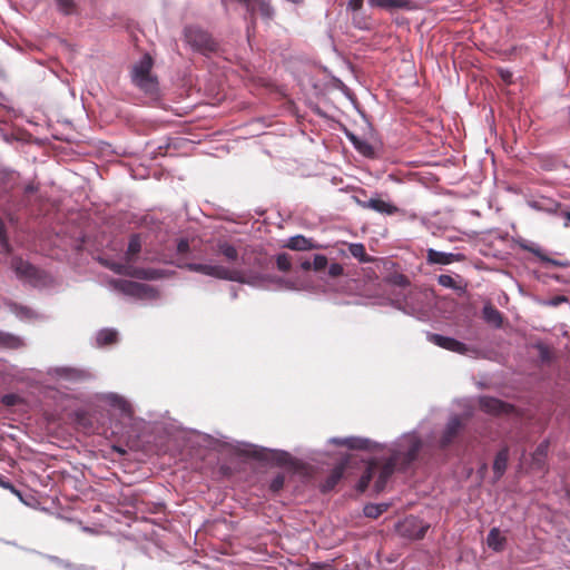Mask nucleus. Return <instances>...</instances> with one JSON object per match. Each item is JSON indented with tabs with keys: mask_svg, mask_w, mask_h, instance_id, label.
I'll list each match as a JSON object with an SVG mask.
<instances>
[{
	"mask_svg": "<svg viewBox=\"0 0 570 570\" xmlns=\"http://www.w3.org/2000/svg\"><path fill=\"white\" fill-rule=\"evenodd\" d=\"M429 341L441 348L458 353L460 355H466V356H478L479 355V350L475 346L468 345L454 337L444 336L441 334H430Z\"/></svg>",
	"mask_w": 570,
	"mask_h": 570,
	"instance_id": "11",
	"label": "nucleus"
},
{
	"mask_svg": "<svg viewBox=\"0 0 570 570\" xmlns=\"http://www.w3.org/2000/svg\"><path fill=\"white\" fill-rule=\"evenodd\" d=\"M299 266L304 271L313 269L312 259L311 258H297Z\"/></svg>",
	"mask_w": 570,
	"mask_h": 570,
	"instance_id": "48",
	"label": "nucleus"
},
{
	"mask_svg": "<svg viewBox=\"0 0 570 570\" xmlns=\"http://www.w3.org/2000/svg\"><path fill=\"white\" fill-rule=\"evenodd\" d=\"M313 271L316 273L325 272L328 265L327 257L325 255L316 254L312 259Z\"/></svg>",
	"mask_w": 570,
	"mask_h": 570,
	"instance_id": "38",
	"label": "nucleus"
},
{
	"mask_svg": "<svg viewBox=\"0 0 570 570\" xmlns=\"http://www.w3.org/2000/svg\"><path fill=\"white\" fill-rule=\"evenodd\" d=\"M294 257L289 256L286 253H281L276 256V265L277 268L282 272H287L291 269L292 262Z\"/></svg>",
	"mask_w": 570,
	"mask_h": 570,
	"instance_id": "36",
	"label": "nucleus"
},
{
	"mask_svg": "<svg viewBox=\"0 0 570 570\" xmlns=\"http://www.w3.org/2000/svg\"><path fill=\"white\" fill-rule=\"evenodd\" d=\"M189 245L186 239H180L178 243V252L184 253L188 249Z\"/></svg>",
	"mask_w": 570,
	"mask_h": 570,
	"instance_id": "54",
	"label": "nucleus"
},
{
	"mask_svg": "<svg viewBox=\"0 0 570 570\" xmlns=\"http://www.w3.org/2000/svg\"><path fill=\"white\" fill-rule=\"evenodd\" d=\"M105 265L116 274L128 275L132 277V269H135V267L131 266V263L128 262L127 259L126 263L106 261Z\"/></svg>",
	"mask_w": 570,
	"mask_h": 570,
	"instance_id": "31",
	"label": "nucleus"
},
{
	"mask_svg": "<svg viewBox=\"0 0 570 570\" xmlns=\"http://www.w3.org/2000/svg\"><path fill=\"white\" fill-rule=\"evenodd\" d=\"M63 14H70L73 12L75 2L73 0H53Z\"/></svg>",
	"mask_w": 570,
	"mask_h": 570,
	"instance_id": "43",
	"label": "nucleus"
},
{
	"mask_svg": "<svg viewBox=\"0 0 570 570\" xmlns=\"http://www.w3.org/2000/svg\"><path fill=\"white\" fill-rule=\"evenodd\" d=\"M326 273H327V275H328L330 277H333V278H334V277H337V276H340V275H342V274H343V267H342V265H341V264H338V263H332V264L328 266V268H327V272H326Z\"/></svg>",
	"mask_w": 570,
	"mask_h": 570,
	"instance_id": "45",
	"label": "nucleus"
},
{
	"mask_svg": "<svg viewBox=\"0 0 570 570\" xmlns=\"http://www.w3.org/2000/svg\"><path fill=\"white\" fill-rule=\"evenodd\" d=\"M141 250V240L140 236L135 234L130 237L127 252L125 257L128 262L132 263L135 261V256Z\"/></svg>",
	"mask_w": 570,
	"mask_h": 570,
	"instance_id": "30",
	"label": "nucleus"
},
{
	"mask_svg": "<svg viewBox=\"0 0 570 570\" xmlns=\"http://www.w3.org/2000/svg\"><path fill=\"white\" fill-rule=\"evenodd\" d=\"M357 204L365 209H372L379 214L392 216L401 212V209L390 202H385L380 197H371L367 200L356 199Z\"/></svg>",
	"mask_w": 570,
	"mask_h": 570,
	"instance_id": "15",
	"label": "nucleus"
},
{
	"mask_svg": "<svg viewBox=\"0 0 570 570\" xmlns=\"http://www.w3.org/2000/svg\"><path fill=\"white\" fill-rule=\"evenodd\" d=\"M541 262L544 263V264L552 265V266H558V267H568V266H570V263L568 261H557V259L550 258L547 255H544V257H542Z\"/></svg>",
	"mask_w": 570,
	"mask_h": 570,
	"instance_id": "46",
	"label": "nucleus"
},
{
	"mask_svg": "<svg viewBox=\"0 0 570 570\" xmlns=\"http://www.w3.org/2000/svg\"><path fill=\"white\" fill-rule=\"evenodd\" d=\"M394 287L390 292V304L402 313L424 321L429 317L430 304L423 292L407 287L409 281L404 275L393 278Z\"/></svg>",
	"mask_w": 570,
	"mask_h": 570,
	"instance_id": "4",
	"label": "nucleus"
},
{
	"mask_svg": "<svg viewBox=\"0 0 570 570\" xmlns=\"http://www.w3.org/2000/svg\"><path fill=\"white\" fill-rule=\"evenodd\" d=\"M185 41L193 50L203 55H209L217 50L218 45L212 36L197 26H188L184 29Z\"/></svg>",
	"mask_w": 570,
	"mask_h": 570,
	"instance_id": "8",
	"label": "nucleus"
},
{
	"mask_svg": "<svg viewBox=\"0 0 570 570\" xmlns=\"http://www.w3.org/2000/svg\"><path fill=\"white\" fill-rule=\"evenodd\" d=\"M382 466V463H380L377 460H372L368 462L366 470L362 474V476L358 480L357 483V490L363 492L367 489L370 482L375 478V483L379 479L380 474V468Z\"/></svg>",
	"mask_w": 570,
	"mask_h": 570,
	"instance_id": "19",
	"label": "nucleus"
},
{
	"mask_svg": "<svg viewBox=\"0 0 570 570\" xmlns=\"http://www.w3.org/2000/svg\"><path fill=\"white\" fill-rule=\"evenodd\" d=\"M381 451H387L390 456L380 468L379 479L375 484V491L382 492L389 479L395 471L405 472L413 466L420 459L424 443L416 430L405 432L400 435L390 446L383 444Z\"/></svg>",
	"mask_w": 570,
	"mask_h": 570,
	"instance_id": "3",
	"label": "nucleus"
},
{
	"mask_svg": "<svg viewBox=\"0 0 570 570\" xmlns=\"http://www.w3.org/2000/svg\"><path fill=\"white\" fill-rule=\"evenodd\" d=\"M371 8L382 9L389 12L414 11L420 8L416 0H367Z\"/></svg>",
	"mask_w": 570,
	"mask_h": 570,
	"instance_id": "14",
	"label": "nucleus"
},
{
	"mask_svg": "<svg viewBox=\"0 0 570 570\" xmlns=\"http://www.w3.org/2000/svg\"><path fill=\"white\" fill-rule=\"evenodd\" d=\"M285 484V475L283 473H277L269 483V490L273 493H278Z\"/></svg>",
	"mask_w": 570,
	"mask_h": 570,
	"instance_id": "41",
	"label": "nucleus"
},
{
	"mask_svg": "<svg viewBox=\"0 0 570 570\" xmlns=\"http://www.w3.org/2000/svg\"><path fill=\"white\" fill-rule=\"evenodd\" d=\"M116 287L127 296H132L138 299H156L159 297L158 291L147 284L138 283L134 281H117Z\"/></svg>",
	"mask_w": 570,
	"mask_h": 570,
	"instance_id": "12",
	"label": "nucleus"
},
{
	"mask_svg": "<svg viewBox=\"0 0 570 570\" xmlns=\"http://www.w3.org/2000/svg\"><path fill=\"white\" fill-rule=\"evenodd\" d=\"M48 376L59 383L78 384L94 379L89 370L76 366H52L47 370Z\"/></svg>",
	"mask_w": 570,
	"mask_h": 570,
	"instance_id": "9",
	"label": "nucleus"
},
{
	"mask_svg": "<svg viewBox=\"0 0 570 570\" xmlns=\"http://www.w3.org/2000/svg\"><path fill=\"white\" fill-rule=\"evenodd\" d=\"M539 351H540V356H541L542 360L548 358L549 351H548V348L546 346L539 345Z\"/></svg>",
	"mask_w": 570,
	"mask_h": 570,
	"instance_id": "57",
	"label": "nucleus"
},
{
	"mask_svg": "<svg viewBox=\"0 0 570 570\" xmlns=\"http://www.w3.org/2000/svg\"><path fill=\"white\" fill-rule=\"evenodd\" d=\"M482 317L488 324L494 326L495 328H500L503 324L502 314L490 303L483 306Z\"/></svg>",
	"mask_w": 570,
	"mask_h": 570,
	"instance_id": "25",
	"label": "nucleus"
},
{
	"mask_svg": "<svg viewBox=\"0 0 570 570\" xmlns=\"http://www.w3.org/2000/svg\"><path fill=\"white\" fill-rule=\"evenodd\" d=\"M527 204L530 208L542 212L547 214H557L561 204L550 197L540 196L538 198H532L527 200Z\"/></svg>",
	"mask_w": 570,
	"mask_h": 570,
	"instance_id": "18",
	"label": "nucleus"
},
{
	"mask_svg": "<svg viewBox=\"0 0 570 570\" xmlns=\"http://www.w3.org/2000/svg\"><path fill=\"white\" fill-rule=\"evenodd\" d=\"M346 138L352 142L353 147L360 141V137L351 131H346Z\"/></svg>",
	"mask_w": 570,
	"mask_h": 570,
	"instance_id": "53",
	"label": "nucleus"
},
{
	"mask_svg": "<svg viewBox=\"0 0 570 570\" xmlns=\"http://www.w3.org/2000/svg\"><path fill=\"white\" fill-rule=\"evenodd\" d=\"M0 245L6 253L11 252V246H10V243H9V239L7 236L6 226H4L3 222H1V220H0Z\"/></svg>",
	"mask_w": 570,
	"mask_h": 570,
	"instance_id": "44",
	"label": "nucleus"
},
{
	"mask_svg": "<svg viewBox=\"0 0 570 570\" xmlns=\"http://www.w3.org/2000/svg\"><path fill=\"white\" fill-rule=\"evenodd\" d=\"M46 558L48 560H50L51 562H53L55 564H57L58 567L68 568L70 566L67 561H65L56 556H46Z\"/></svg>",
	"mask_w": 570,
	"mask_h": 570,
	"instance_id": "47",
	"label": "nucleus"
},
{
	"mask_svg": "<svg viewBox=\"0 0 570 570\" xmlns=\"http://www.w3.org/2000/svg\"><path fill=\"white\" fill-rule=\"evenodd\" d=\"M354 148L361 153L362 155L366 156V157H370V156H373L374 154V149L372 147V145L366 141L365 139H360V141L354 146Z\"/></svg>",
	"mask_w": 570,
	"mask_h": 570,
	"instance_id": "42",
	"label": "nucleus"
},
{
	"mask_svg": "<svg viewBox=\"0 0 570 570\" xmlns=\"http://www.w3.org/2000/svg\"><path fill=\"white\" fill-rule=\"evenodd\" d=\"M10 266L18 279L33 287H43L48 284L49 277L46 273L24 261L22 257H12Z\"/></svg>",
	"mask_w": 570,
	"mask_h": 570,
	"instance_id": "6",
	"label": "nucleus"
},
{
	"mask_svg": "<svg viewBox=\"0 0 570 570\" xmlns=\"http://www.w3.org/2000/svg\"><path fill=\"white\" fill-rule=\"evenodd\" d=\"M275 281L279 285V287H284L286 289H296L294 284L292 282H289V281H286V279L281 278V277L276 278Z\"/></svg>",
	"mask_w": 570,
	"mask_h": 570,
	"instance_id": "49",
	"label": "nucleus"
},
{
	"mask_svg": "<svg viewBox=\"0 0 570 570\" xmlns=\"http://www.w3.org/2000/svg\"><path fill=\"white\" fill-rule=\"evenodd\" d=\"M344 446L350 450L381 451L384 445L368 438L347 436L344 438Z\"/></svg>",
	"mask_w": 570,
	"mask_h": 570,
	"instance_id": "16",
	"label": "nucleus"
},
{
	"mask_svg": "<svg viewBox=\"0 0 570 570\" xmlns=\"http://www.w3.org/2000/svg\"><path fill=\"white\" fill-rule=\"evenodd\" d=\"M469 416V413L450 415L439 439V446L441 449H445L454 442L463 431Z\"/></svg>",
	"mask_w": 570,
	"mask_h": 570,
	"instance_id": "10",
	"label": "nucleus"
},
{
	"mask_svg": "<svg viewBox=\"0 0 570 570\" xmlns=\"http://www.w3.org/2000/svg\"><path fill=\"white\" fill-rule=\"evenodd\" d=\"M7 307L10 313L16 315V317L21 321H32L38 317L37 312H35L33 309H31L28 306H22L17 303L9 302V303H7Z\"/></svg>",
	"mask_w": 570,
	"mask_h": 570,
	"instance_id": "26",
	"label": "nucleus"
},
{
	"mask_svg": "<svg viewBox=\"0 0 570 570\" xmlns=\"http://www.w3.org/2000/svg\"><path fill=\"white\" fill-rule=\"evenodd\" d=\"M542 168L549 171L554 170L557 168L556 161L553 159L546 160L542 163Z\"/></svg>",
	"mask_w": 570,
	"mask_h": 570,
	"instance_id": "52",
	"label": "nucleus"
},
{
	"mask_svg": "<svg viewBox=\"0 0 570 570\" xmlns=\"http://www.w3.org/2000/svg\"><path fill=\"white\" fill-rule=\"evenodd\" d=\"M187 441L194 446L204 448L218 453L229 452L278 466L293 464V456L287 451L229 440V438L219 433L213 435L197 430H190L187 434Z\"/></svg>",
	"mask_w": 570,
	"mask_h": 570,
	"instance_id": "1",
	"label": "nucleus"
},
{
	"mask_svg": "<svg viewBox=\"0 0 570 570\" xmlns=\"http://www.w3.org/2000/svg\"><path fill=\"white\" fill-rule=\"evenodd\" d=\"M509 461V448H502L495 455L493 461V473L495 481L500 480L508 466Z\"/></svg>",
	"mask_w": 570,
	"mask_h": 570,
	"instance_id": "22",
	"label": "nucleus"
},
{
	"mask_svg": "<svg viewBox=\"0 0 570 570\" xmlns=\"http://www.w3.org/2000/svg\"><path fill=\"white\" fill-rule=\"evenodd\" d=\"M97 400L109 407L110 415L117 416V421L126 423L132 420L134 407L122 395L115 392L100 393Z\"/></svg>",
	"mask_w": 570,
	"mask_h": 570,
	"instance_id": "7",
	"label": "nucleus"
},
{
	"mask_svg": "<svg viewBox=\"0 0 570 570\" xmlns=\"http://www.w3.org/2000/svg\"><path fill=\"white\" fill-rule=\"evenodd\" d=\"M22 346H24L22 337L9 332L0 331V348L17 350Z\"/></svg>",
	"mask_w": 570,
	"mask_h": 570,
	"instance_id": "28",
	"label": "nucleus"
},
{
	"mask_svg": "<svg viewBox=\"0 0 570 570\" xmlns=\"http://www.w3.org/2000/svg\"><path fill=\"white\" fill-rule=\"evenodd\" d=\"M520 246L524 250L530 252L533 255H535L540 261H542V257H544V255H546L543 249L535 243L524 242V243H521Z\"/></svg>",
	"mask_w": 570,
	"mask_h": 570,
	"instance_id": "40",
	"label": "nucleus"
},
{
	"mask_svg": "<svg viewBox=\"0 0 570 570\" xmlns=\"http://www.w3.org/2000/svg\"><path fill=\"white\" fill-rule=\"evenodd\" d=\"M348 252L350 254L354 257V258H357L360 259L361 262H366V253H365V247L363 244L361 243H353V244H350L348 246Z\"/></svg>",
	"mask_w": 570,
	"mask_h": 570,
	"instance_id": "37",
	"label": "nucleus"
},
{
	"mask_svg": "<svg viewBox=\"0 0 570 570\" xmlns=\"http://www.w3.org/2000/svg\"><path fill=\"white\" fill-rule=\"evenodd\" d=\"M261 12L262 14L265 17V18H272L273 14H274V10L272 7H269L268 4L266 3H263L262 7H261Z\"/></svg>",
	"mask_w": 570,
	"mask_h": 570,
	"instance_id": "50",
	"label": "nucleus"
},
{
	"mask_svg": "<svg viewBox=\"0 0 570 570\" xmlns=\"http://www.w3.org/2000/svg\"><path fill=\"white\" fill-rule=\"evenodd\" d=\"M213 252L215 255L222 256L226 263L234 267L213 263H187L186 268L190 272L199 273L217 279L237 282L253 286L257 285L256 277L248 276L246 273L245 255L243 254L239 256L234 244L220 238L214 245Z\"/></svg>",
	"mask_w": 570,
	"mask_h": 570,
	"instance_id": "2",
	"label": "nucleus"
},
{
	"mask_svg": "<svg viewBox=\"0 0 570 570\" xmlns=\"http://www.w3.org/2000/svg\"><path fill=\"white\" fill-rule=\"evenodd\" d=\"M7 485L8 487H4V489L9 490L11 493L17 495L21 501H23L22 493L10 481L7 482Z\"/></svg>",
	"mask_w": 570,
	"mask_h": 570,
	"instance_id": "51",
	"label": "nucleus"
},
{
	"mask_svg": "<svg viewBox=\"0 0 570 570\" xmlns=\"http://www.w3.org/2000/svg\"><path fill=\"white\" fill-rule=\"evenodd\" d=\"M500 73L504 80H509L511 78V72L508 70H501Z\"/></svg>",
	"mask_w": 570,
	"mask_h": 570,
	"instance_id": "59",
	"label": "nucleus"
},
{
	"mask_svg": "<svg viewBox=\"0 0 570 570\" xmlns=\"http://www.w3.org/2000/svg\"><path fill=\"white\" fill-rule=\"evenodd\" d=\"M237 296H238V295H237V291H236V288H234V287H233V288H232V291H230V297H232V299H236V298H237Z\"/></svg>",
	"mask_w": 570,
	"mask_h": 570,
	"instance_id": "61",
	"label": "nucleus"
},
{
	"mask_svg": "<svg viewBox=\"0 0 570 570\" xmlns=\"http://www.w3.org/2000/svg\"><path fill=\"white\" fill-rule=\"evenodd\" d=\"M285 247L293 250H308L317 248V245L311 238H306L303 235H295L289 237L285 244Z\"/></svg>",
	"mask_w": 570,
	"mask_h": 570,
	"instance_id": "24",
	"label": "nucleus"
},
{
	"mask_svg": "<svg viewBox=\"0 0 570 570\" xmlns=\"http://www.w3.org/2000/svg\"><path fill=\"white\" fill-rule=\"evenodd\" d=\"M429 528L430 525L423 520L416 517H407L397 524L396 530L403 538L420 540L425 535Z\"/></svg>",
	"mask_w": 570,
	"mask_h": 570,
	"instance_id": "13",
	"label": "nucleus"
},
{
	"mask_svg": "<svg viewBox=\"0 0 570 570\" xmlns=\"http://www.w3.org/2000/svg\"><path fill=\"white\" fill-rule=\"evenodd\" d=\"M7 482H8V480H6L4 478H2V476L0 475V487L4 489V487H8V485H7Z\"/></svg>",
	"mask_w": 570,
	"mask_h": 570,
	"instance_id": "62",
	"label": "nucleus"
},
{
	"mask_svg": "<svg viewBox=\"0 0 570 570\" xmlns=\"http://www.w3.org/2000/svg\"><path fill=\"white\" fill-rule=\"evenodd\" d=\"M487 544L490 549L500 552L504 549L505 538L498 528H492L488 533Z\"/></svg>",
	"mask_w": 570,
	"mask_h": 570,
	"instance_id": "29",
	"label": "nucleus"
},
{
	"mask_svg": "<svg viewBox=\"0 0 570 570\" xmlns=\"http://www.w3.org/2000/svg\"><path fill=\"white\" fill-rule=\"evenodd\" d=\"M548 448L549 444L548 442L544 441L538 445L535 452L533 453V464H535L538 468H541L543 465L544 459L548 453Z\"/></svg>",
	"mask_w": 570,
	"mask_h": 570,
	"instance_id": "34",
	"label": "nucleus"
},
{
	"mask_svg": "<svg viewBox=\"0 0 570 570\" xmlns=\"http://www.w3.org/2000/svg\"><path fill=\"white\" fill-rule=\"evenodd\" d=\"M328 443L334 444V445L344 446V438H337V436L331 438L328 440Z\"/></svg>",
	"mask_w": 570,
	"mask_h": 570,
	"instance_id": "55",
	"label": "nucleus"
},
{
	"mask_svg": "<svg viewBox=\"0 0 570 570\" xmlns=\"http://www.w3.org/2000/svg\"><path fill=\"white\" fill-rule=\"evenodd\" d=\"M163 276V272L160 269L154 268H137L132 269V277L140 279H158Z\"/></svg>",
	"mask_w": 570,
	"mask_h": 570,
	"instance_id": "32",
	"label": "nucleus"
},
{
	"mask_svg": "<svg viewBox=\"0 0 570 570\" xmlns=\"http://www.w3.org/2000/svg\"><path fill=\"white\" fill-rule=\"evenodd\" d=\"M38 190V186L35 185V184H28L26 187H24V193L26 194H33Z\"/></svg>",
	"mask_w": 570,
	"mask_h": 570,
	"instance_id": "56",
	"label": "nucleus"
},
{
	"mask_svg": "<svg viewBox=\"0 0 570 570\" xmlns=\"http://www.w3.org/2000/svg\"><path fill=\"white\" fill-rule=\"evenodd\" d=\"M364 0H348L346 10L354 13L353 20L356 21V13H358L363 8ZM355 26L363 29L365 26H363L361 22H355Z\"/></svg>",
	"mask_w": 570,
	"mask_h": 570,
	"instance_id": "35",
	"label": "nucleus"
},
{
	"mask_svg": "<svg viewBox=\"0 0 570 570\" xmlns=\"http://www.w3.org/2000/svg\"><path fill=\"white\" fill-rule=\"evenodd\" d=\"M563 216H564V218H566V222H564L563 226H564V227L570 226V210H569V212H564V213H563Z\"/></svg>",
	"mask_w": 570,
	"mask_h": 570,
	"instance_id": "58",
	"label": "nucleus"
},
{
	"mask_svg": "<svg viewBox=\"0 0 570 570\" xmlns=\"http://www.w3.org/2000/svg\"><path fill=\"white\" fill-rule=\"evenodd\" d=\"M153 65V58L146 53L131 69L132 83L148 95H155L158 91V81L151 75Z\"/></svg>",
	"mask_w": 570,
	"mask_h": 570,
	"instance_id": "5",
	"label": "nucleus"
},
{
	"mask_svg": "<svg viewBox=\"0 0 570 570\" xmlns=\"http://www.w3.org/2000/svg\"><path fill=\"white\" fill-rule=\"evenodd\" d=\"M479 404L481 410L489 414H500L508 411L507 403L491 396H481Z\"/></svg>",
	"mask_w": 570,
	"mask_h": 570,
	"instance_id": "21",
	"label": "nucleus"
},
{
	"mask_svg": "<svg viewBox=\"0 0 570 570\" xmlns=\"http://www.w3.org/2000/svg\"><path fill=\"white\" fill-rule=\"evenodd\" d=\"M438 283L445 288L454 291L458 295L466 294V283L459 275L453 277L449 274H441L438 276Z\"/></svg>",
	"mask_w": 570,
	"mask_h": 570,
	"instance_id": "20",
	"label": "nucleus"
},
{
	"mask_svg": "<svg viewBox=\"0 0 570 570\" xmlns=\"http://www.w3.org/2000/svg\"><path fill=\"white\" fill-rule=\"evenodd\" d=\"M385 503H368L364 507L363 513L366 518L376 519L387 510Z\"/></svg>",
	"mask_w": 570,
	"mask_h": 570,
	"instance_id": "33",
	"label": "nucleus"
},
{
	"mask_svg": "<svg viewBox=\"0 0 570 570\" xmlns=\"http://www.w3.org/2000/svg\"><path fill=\"white\" fill-rule=\"evenodd\" d=\"M463 258L461 254L440 252L434 248L426 250V262L430 265H449Z\"/></svg>",
	"mask_w": 570,
	"mask_h": 570,
	"instance_id": "17",
	"label": "nucleus"
},
{
	"mask_svg": "<svg viewBox=\"0 0 570 570\" xmlns=\"http://www.w3.org/2000/svg\"><path fill=\"white\" fill-rule=\"evenodd\" d=\"M537 302H538V304H540L542 306L556 307V306L561 305L562 303L568 302V297L564 295H557V296H553V297L547 298V299L540 298Z\"/></svg>",
	"mask_w": 570,
	"mask_h": 570,
	"instance_id": "39",
	"label": "nucleus"
},
{
	"mask_svg": "<svg viewBox=\"0 0 570 570\" xmlns=\"http://www.w3.org/2000/svg\"><path fill=\"white\" fill-rule=\"evenodd\" d=\"M345 470V464L340 463L334 466V469L331 471L328 476L325 479V481L322 483L321 490L322 492L326 493L332 491L336 484L340 482V480L343 478Z\"/></svg>",
	"mask_w": 570,
	"mask_h": 570,
	"instance_id": "23",
	"label": "nucleus"
},
{
	"mask_svg": "<svg viewBox=\"0 0 570 570\" xmlns=\"http://www.w3.org/2000/svg\"><path fill=\"white\" fill-rule=\"evenodd\" d=\"M118 342V331L115 328H101L96 333V345L99 347L116 344Z\"/></svg>",
	"mask_w": 570,
	"mask_h": 570,
	"instance_id": "27",
	"label": "nucleus"
},
{
	"mask_svg": "<svg viewBox=\"0 0 570 570\" xmlns=\"http://www.w3.org/2000/svg\"><path fill=\"white\" fill-rule=\"evenodd\" d=\"M12 397H13L12 395H6V396L3 397V402H4L6 404L10 405V404H12V402H11Z\"/></svg>",
	"mask_w": 570,
	"mask_h": 570,
	"instance_id": "60",
	"label": "nucleus"
}]
</instances>
